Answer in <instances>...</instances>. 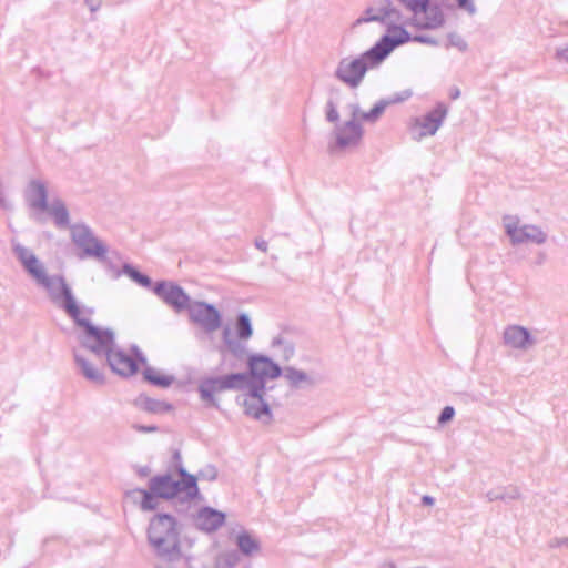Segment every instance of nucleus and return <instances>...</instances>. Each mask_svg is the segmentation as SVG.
<instances>
[{
    "mask_svg": "<svg viewBox=\"0 0 568 568\" xmlns=\"http://www.w3.org/2000/svg\"><path fill=\"white\" fill-rule=\"evenodd\" d=\"M410 39L404 28L389 27L387 34L364 54L343 59L336 69V77L351 88L358 87L369 68L379 65L395 48L409 42Z\"/></svg>",
    "mask_w": 568,
    "mask_h": 568,
    "instance_id": "1",
    "label": "nucleus"
},
{
    "mask_svg": "<svg viewBox=\"0 0 568 568\" xmlns=\"http://www.w3.org/2000/svg\"><path fill=\"white\" fill-rule=\"evenodd\" d=\"M101 354L106 356L110 367L119 375L131 376L139 369L138 356L115 347L114 336L111 332V343L106 347L100 346L97 343L75 353L77 363L83 375L92 382L99 383L103 381V358Z\"/></svg>",
    "mask_w": 568,
    "mask_h": 568,
    "instance_id": "2",
    "label": "nucleus"
},
{
    "mask_svg": "<svg viewBox=\"0 0 568 568\" xmlns=\"http://www.w3.org/2000/svg\"><path fill=\"white\" fill-rule=\"evenodd\" d=\"M248 367L250 375L240 373L203 381L200 385L201 398L209 405L214 406L220 394L226 389H243L252 384V379L260 382V385H264L266 381L274 379L281 374V368L264 356L251 357Z\"/></svg>",
    "mask_w": 568,
    "mask_h": 568,
    "instance_id": "3",
    "label": "nucleus"
},
{
    "mask_svg": "<svg viewBox=\"0 0 568 568\" xmlns=\"http://www.w3.org/2000/svg\"><path fill=\"white\" fill-rule=\"evenodd\" d=\"M63 306L65 312L84 331L82 348H88L97 343L103 347L110 345L111 331L94 325L91 321L92 311L80 306L65 285H63Z\"/></svg>",
    "mask_w": 568,
    "mask_h": 568,
    "instance_id": "4",
    "label": "nucleus"
},
{
    "mask_svg": "<svg viewBox=\"0 0 568 568\" xmlns=\"http://www.w3.org/2000/svg\"><path fill=\"white\" fill-rule=\"evenodd\" d=\"M149 539L159 555L169 560H176L183 556L178 538L176 523L168 515H159L152 519L149 527Z\"/></svg>",
    "mask_w": 568,
    "mask_h": 568,
    "instance_id": "5",
    "label": "nucleus"
},
{
    "mask_svg": "<svg viewBox=\"0 0 568 568\" xmlns=\"http://www.w3.org/2000/svg\"><path fill=\"white\" fill-rule=\"evenodd\" d=\"M413 14V24L422 29H434L442 26L443 13L438 7L429 6L428 0H398Z\"/></svg>",
    "mask_w": 568,
    "mask_h": 568,
    "instance_id": "6",
    "label": "nucleus"
},
{
    "mask_svg": "<svg viewBox=\"0 0 568 568\" xmlns=\"http://www.w3.org/2000/svg\"><path fill=\"white\" fill-rule=\"evenodd\" d=\"M239 396L244 413L256 419L270 417V409L263 399L264 385L248 384Z\"/></svg>",
    "mask_w": 568,
    "mask_h": 568,
    "instance_id": "7",
    "label": "nucleus"
},
{
    "mask_svg": "<svg viewBox=\"0 0 568 568\" xmlns=\"http://www.w3.org/2000/svg\"><path fill=\"white\" fill-rule=\"evenodd\" d=\"M189 308L191 320L205 331L212 332L220 327V315L213 306L205 303H195Z\"/></svg>",
    "mask_w": 568,
    "mask_h": 568,
    "instance_id": "8",
    "label": "nucleus"
},
{
    "mask_svg": "<svg viewBox=\"0 0 568 568\" xmlns=\"http://www.w3.org/2000/svg\"><path fill=\"white\" fill-rule=\"evenodd\" d=\"M444 118L445 111L436 109L429 112L423 119L415 120L412 126L413 138L415 140H422L426 136L435 134L438 128L440 126Z\"/></svg>",
    "mask_w": 568,
    "mask_h": 568,
    "instance_id": "9",
    "label": "nucleus"
},
{
    "mask_svg": "<svg viewBox=\"0 0 568 568\" xmlns=\"http://www.w3.org/2000/svg\"><path fill=\"white\" fill-rule=\"evenodd\" d=\"M16 252L18 254L19 260L22 262L27 271L41 284L48 286L50 284V278L45 273L42 264L32 254L28 248L23 246H17Z\"/></svg>",
    "mask_w": 568,
    "mask_h": 568,
    "instance_id": "10",
    "label": "nucleus"
},
{
    "mask_svg": "<svg viewBox=\"0 0 568 568\" xmlns=\"http://www.w3.org/2000/svg\"><path fill=\"white\" fill-rule=\"evenodd\" d=\"M156 292L165 303L174 307L178 312L189 307L187 295L178 286L161 284L156 287Z\"/></svg>",
    "mask_w": 568,
    "mask_h": 568,
    "instance_id": "11",
    "label": "nucleus"
},
{
    "mask_svg": "<svg viewBox=\"0 0 568 568\" xmlns=\"http://www.w3.org/2000/svg\"><path fill=\"white\" fill-rule=\"evenodd\" d=\"M225 515L212 508H203L196 515V525L205 531H214L224 524Z\"/></svg>",
    "mask_w": 568,
    "mask_h": 568,
    "instance_id": "12",
    "label": "nucleus"
},
{
    "mask_svg": "<svg viewBox=\"0 0 568 568\" xmlns=\"http://www.w3.org/2000/svg\"><path fill=\"white\" fill-rule=\"evenodd\" d=\"M150 489L152 494L161 498H173L181 493L180 484L171 477H159L151 481Z\"/></svg>",
    "mask_w": 568,
    "mask_h": 568,
    "instance_id": "13",
    "label": "nucleus"
},
{
    "mask_svg": "<svg viewBox=\"0 0 568 568\" xmlns=\"http://www.w3.org/2000/svg\"><path fill=\"white\" fill-rule=\"evenodd\" d=\"M505 343L514 348H525L531 341L529 333L521 326H509L504 333Z\"/></svg>",
    "mask_w": 568,
    "mask_h": 568,
    "instance_id": "14",
    "label": "nucleus"
},
{
    "mask_svg": "<svg viewBox=\"0 0 568 568\" xmlns=\"http://www.w3.org/2000/svg\"><path fill=\"white\" fill-rule=\"evenodd\" d=\"M368 20L399 19L398 12L392 7L388 0H382L367 12Z\"/></svg>",
    "mask_w": 568,
    "mask_h": 568,
    "instance_id": "15",
    "label": "nucleus"
},
{
    "mask_svg": "<svg viewBox=\"0 0 568 568\" xmlns=\"http://www.w3.org/2000/svg\"><path fill=\"white\" fill-rule=\"evenodd\" d=\"M362 136V130L355 122L346 123L338 132L337 141L339 145L347 146L356 143Z\"/></svg>",
    "mask_w": 568,
    "mask_h": 568,
    "instance_id": "16",
    "label": "nucleus"
},
{
    "mask_svg": "<svg viewBox=\"0 0 568 568\" xmlns=\"http://www.w3.org/2000/svg\"><path fill=\"white\" fill-rule=\"evenodd\" d=\"M507 233L514 242H524L529 239H535L536 233L540 234L532 226H519L517 224H507Z\"/></svg>",
    "mask_w": 568,
    "mask_h": 568,
    "instance_id": "17",
    "label": "nucleus"
},
{
    "mask_svg": "<svg viewBox=\"0 0 568 568\" xmlns=\"http://www.w3.org/2000/svg\"><path fill=\"white\" fill-rule=\"evenodd\" d=\"M144 377L149 382L160 386H169L173 381L171 375L164 374L152 367H149L144 371Z\"/></svg>",
    "mask_w": 568,
    "mask_h": 568,
    "instance_id": "18",
    "label": "nucleus"
},
{
    "mask_svg": "<svg viewBox=\"0 0 568 568\" xmlns=\"http://www.w3.org/2000/svg\"><path fill=\"white\" fill-rule=\"evenodd\" d=\"M31 187L34 193L32 206L44 210L47 207V192L44 185L39 182H33Z\"/></svg>",
    "mask_w": 568,
    "mask_h": 568,
    "instance_id": "19",
    "label": "nucleus"
},
{
    "mask_svg": "<svg viewBox=\"0 0 568 568\" xmlns=\"http://www.w3.org/2000/svg\"><path fill=\"white\" fill-rule=\"evenodd\" d=\"M237 546L246 555H250L258 549L257 541L248 534L239 535Z\"/></svg>",
    "mask_w": 568,
    "mask_h": 568,
    "instance_id": "20",
    "label": "nucleus"
},
{
    "mask_svg": "<svg viewBox=\"0 0 568 568\" xmlns=\"http://www.w3.org/2000/svg\"><path fill=\"white\" fill-rule=\"evenodd\" d=\"M178 483L180 484L181 491L186 493L187 496L196 494L197 487L195 477L182 474V477Z\"/></svg>",
    "mask_w": 568,
    "mask_h": 568,
    "instance_id": "21",
    "label": "nucleus"
},
{
    "mask_svg": "<svg viewBox=\"0 0 568 568\" xmlns=\"http://www.w3.org/2000/svg\"><path fill=\"white\" fill-rule=\"evenodd\" d=\"M237 335L242 339H246L252 335L250 320L246 315H241L237 321Z\"/></svg>",
    "mask_w": 568,
    "mask_h": 568,
    "instance_id": "22",
    "label": "nucleus"
},
{
    "mask_svg": "<svg viewBox=\"0 0 568 568\" xmlns=\"http://www.w3.org/2000/svg\"><path fill=\"white\" fill-rule=\"evenodd\" d=\"M125 273L136 283H139L142 286H149L151 284V281L148 276L141 274L139 271L134 270L133 267H125Z\"/></svg>",
    "mask_w": 568,
    "mask_h": 568,
    "instance_id": "23",
    "label": "nucleus"
},
{
    "mask_svg": "<svg viewBox=\"0 0 568 568\" xmlns=\"http://www.w3.org/2000/svg\"><path fill=\"white\" fill-rule=\"evenodd\" d=\"M52 214L58 225H65L68 222V212L63 205L55 206Z\"/></svg>",
    "mask_w": 568,
    "mask_h": 568,
    "instance_id": "24",
    "label": "nucleus"
},
{
    "mask_svg": "<svg viewBox=\"0 0 568 568\" xmlns=\"http://www.w3.org/2000/svg\"><path fill=\"white\" fill-rule=\"evenodd\" d=\"M141 494L143 495V500H142V509L144 510H151V509H154L155 508V504H154V494L149 493V491H145V490H142Z\"/></svg>",
    "mask_w": 568,
    "mask_h": 568,
    "instance_id": "25",
    "label": "nucleus"
},
{
    "mask_svg": "<svg viewBox=\"0 0 568 568\" xmlns=\"http://www.w3.org/2000/svg\"><path fill=\"white\" fill-rule=\"evenodd\" d=\"M286 376L294 383H300L306 379V375L303 372L295 369L287 371Z\"/></svg>",
    "mask_w": 568,
    "mask_h": 568,
    "instance_id": "26",
    "label": "nucleus"
},
{
    "mask_svg": "<svg viewBox=\"0 0 568 568\" xmlns=\"http://www.w3.org/2000/svg\"><path fill=\"white\" fill-rule=\"evenodd\" d=\"M455 412H454V408L450 407V406H447L443 409L440 416H439V423L444 424L448 420H450L454 416Z\"/></svg>",
    "mask_w": 568,
    "mask_h": 568,
    "instance_id": "27",
    "label": "nucleus"
},
{
    "mask_svg": "<svg viewBox=\"0 0 568 568\" xmlns=\"http://www.w3.org/2000/svg\"><path fill=\"white\" fill-rule=\"evenodd\" d=\"M327 119L332 122H335L338 120V112L332 103L328 104Z\"/></svg>",
    "mask_w": 568,
    "mask_h": 568,
    "instance_id": "28",
    "label": "nucleus"
},
{
    "mask_svg": "<svg viewBox=\"0 0 568 568\" xmlns=\"http://www.w3.org/2000/svg\"><path fill=\"white\" fill-rule=\"evenodd\" d=\"M87 250L92 251L97 255H102L105 253L104 247L99 243H94V248L88 247Z\"/></svg>",
    "mask_w": 568,
    "mask_h": 568,
    "instance_id": "29",
    "label": "nucleus"
},
{
    "mask_svg": "<svg viewBox=\"0 0 568 568\" xmlns=\"http://www.w3.org/2000/svg\"><path fill=\"white\" fill-rule=\"evenodd\" d=\"M458 4L460 8L467 9L468 11H474V6L469 0H458Z\"/></svg>",
    "mask_w": 568,
    "mask_h": 568,
    "instance_id": "30",
    "label": "nucleus"
},
{
    "mask_svg": "<svg viewBox=\"0 0 568 568\" xmlns=\"http://www.w3.org/2000/svg\"><path fill=\"white\" fill-rule=\"evenodd\" d=\"M423 500H424V503H425V504H427V505H432V503H433L432 498H430V497H427V496H425V497L423 498Z\"/></svg>",
    "mask_w": 568,
    "mask_h": 568,
    "instance_id": "31",
    "label": "nucleus"
}]
</instances>
